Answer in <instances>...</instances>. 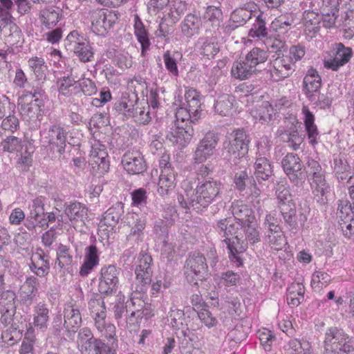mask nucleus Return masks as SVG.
<instances>
[{
    "mask_svg": "<svg viewBox=\"0 0 354 354\" xmlns=\"http://www.w3.org/2000/svg\"><path fill=\"white\" fill-rule=\"evenodd\" d=\"M94 319V326L100 333V337H104L108 341L117 338L116 330L113 324L106 323V313L92 316Z\"/></svg>",
    "mask_w": 354,
    "mask_h": 354,
    "instance_id": "obj_33",
    "label": "nucleus"
},
{
    "mask_svg": "<svg viewBox=\"0 0 354 354\" xmlns=\"http://www.w3.org/2000/svg\"><path fill=\"white\" fill-rule=\"evenodd\" d=\"M253 117L261 124L268 123L275 114L274 109L268 102H263L252 111Z\"/></svg>",
    "mask_w": 354,
    "mask_h": 354,
    "instance_id": "obj_50",
    "label": "nucleus"
},
{
    "mask_svg": "<svg viewBox=\"0 0 354 354\" xmlns=\"http://www.w3.org/2000/svg\"><path fill=\"white\" fill-rule=\"evenodd\" d=\"M68 132L59 124L52 125L48 131V140L49 145L57 147L59 153L62 154L65 151L66 136Z\"/></svg>",
    "mask_w": 354,
    "mask_h": 354,
    "instance_id": "obj_26",
    "label": "nucleus"
},
{
    "mask_svg": "<svg viewBox=\"0 0 354 354\" xmlns=\"http://www.w3.org/2000/svg\"><path fill=\"white\" fill-rule=\"evenodd\" d=\"M28 64L38 80H41L45 77V72L47 70V66L42 57H32L28 59Z\"/></svg>",
    "mask_w": 354,
    "mask_h": 354,
    "instance_id": "obj_62",
    "label": "nucleus"
},
{
    "mask_svg": "<svg viewBox=\"0 0 354 354\" xmlns=\"http://www.w3.org/2000/svg\"><path fill=\"white\" fill-rule=\"evenodd\" d=\"M276 196L278 209L281 208L283 205L290 206V204H295L292 200L290 187L286 181L278 183L276 187Z\"/></svg>",
    "mask_w": 354,
    "mask_h": 354,
    "instance_id": "obj_48",
    "label": "nucleus"
},
{
    "mask_svg": "<svg viewBox=\"0 0 354 354\" xmlns=\"http://www.w3.org/2000/svg\"><path fill=\"white\" fill-rule=\"evenodd\" d=\"M13 17L9 12V10L1 12V34L5 37V44L9 50L10 46L17 44L20 38V31L18 27L12 21Z\"/></svg>",
    "mask_w": 354,
    "mask_h": 354,
    "instance_id": "obj_15",
    "label": "nucleus"
},
{
    "mask_svg": "<svg viewBox=\"0 0 354 354\" xmlns=\"http://www.w3.org/2000/svg\"><path fill=\"white\" fill-rule=\"evenodd\" d=\"M257 71V68H254L245 58L233 63L231 74L233 77L243 80L250 78Z\"/></svg>",
    "mask_w": 354,
    "mask_h": 354,
    "instance_id": "obj_38",
    "label": "nucleus"
},
{
    "mask_svg": "<svg viewBox=\"0 0 354 354\" xmlns=\"http://www.w3.org/2000/svg\"><path fill=\"white\" fill-rule=\"evenodd\" d=\"M100 252L95 245L92 244L85 248L84 262L80 268V275L87 277L99 265Z\"/></svg>",
    "mask_w": 354,
    "mask_h": 354,
    "instance_id": "obj_25",
    "label": "nucleus"
},
{
    "mask_svg": "<svg viewBox=\"0 0 354 354\" xmlns=\"http://www.w3.org/2000/svg\"><path fill=\"white\" fill-rule=\"evenodd\" d=\"M136 103V101L130 100L129 95H123L120 100L115 102L113 109L118 114L128 119L133 115L132 111L134 110Z\"/></svg>",
    "mask_w": 354,
    "mask_h": 354,
    "instance_id": "obj_52",
    "label": "nucleus"
},
{
    "mask_svg": "<svg viewBox=\"0 0 354 354\" xmlns=\"http://www.w3.org/2000/svg\"><path fill=\"white\" fill-rule=\"evenodd\" d=\"M259 6L253 1L244 3L235 9L230 15V20L239 26H242L259 12Z\"/></svg>",
    "mask_w": 354,
    "mask_h": 354,
    "instance_id": "obj_21",
    "label": "nucleus"
},
{
    "mask_svg": "<svg viewBox=\"0 0 354 354\" xmlns=\"http://www.w3.org/2000/svg\"><path fill=\"white\" fill-rule=\"evenodd\" d=\"M291 58L288 56H278L270 63V71L271 77L275 81L282 80L289 77L295 71Z\"/></svg>",
    "mask_w": 354,
    "mask_h": 354,
    "instance_id": "obj_17",
    "label": "nucleus"
},
{
    "mask_svg": "<svg viewBox=\"0 0 354 354\" xmlns=\"http://www.w3.org/2000/svg\"><path fill=\"white\" fill-rule=\"evenodd\" d=\"M73 262V254L69 248L62 244L58 247L57 250V261L58 266L61 268L70 266Z\"/></svg>",
    "mask_w": 354,
    "mask_h": 354,
    "instance_id": "obj_63",
    "label": "nucleus"
},
{
    "mask_svg": "<svg viewBox=\"0 0 354 354\" xmlns=\"http://www.w3.org/2000/svg\"><path fill=\"white\" fill-rule=\"evenodd\" d=\"M64 212L73 223H85L87 219L88 209L78 202L71 203L66 206Z\"/></svg>",
    "mask_w": 354,
    "mask_h": 354,
    "instance_id": "obj_36",
    "label": "nucleus"
},
{
    "mask_svg": "<svg viewBox=\"0 0 354 354\" xmlns=\"http://www.w3.org/2000/svg\"><path fill=\"white\" fill-rule=\"evenodd\" d=\"M165 68L169 73L177 77L179 75L178 62L182 58V54L178 51L167 50L162 55Z\"/></svg>",
    "mask_w": 354,
    "mask_h": 354,
    "instance_id": "obj_49",
    "label": "nucleus"
},
{
    "mask_svg": "<svg viewBox=\"0 0 354 354\" xmlns=\"http://www.w3.org/2000/svg\"><path fill=\"white\" fill-rule=\"evenodd\" d=\"M203 21L199 13L194 11L187 14L181 22V32L187 38H192L200 33Z\"/></svg>",
    "mask_w": 354,
    "mask_h": 354,
    "instance_id": "obj_24",
    "label": "nucleus"
},
{
    "mask_svg": "<svg viewBox=\"0 0 354 354\" xmlns=\"http://www.w3.org/2000/svg\"><path fill=\"white\" fill-rule=\"evenodd\" d=\"M198 44L200 54L209 59L214 58L220 50L218 42L213 38L201 37L198 39Z\"/></svg>",
    "mask_w": 354,
    "mask_h": 354,
    "instance_id": "obj_44",
    "label": "nucleus"
},
{
    "mask_svg": "<svg viewBox=\"0 0 354 354\" xmlns=\"http://www.w3.org/2000/svg\"><path fill=\"white\" fill-rule=\"evenodd\" d=\"M136 279L142 286L149 284L152 277V258L146 253L140 254L138 264L136 268Z\"/></svg>",
    "mask_w": 354,
    "mask_h": 354,
    "instance_id": "obj_20",
    "label": "nucleus"
},
{
    "mask_svg": "<svg viewBox=\"0 0 354 354\" xmlns=\"http://www.w3.org/2000/svg\"><path fill=\"white\" fill-rule=\"evenodd\" d=\"M214 227L223 238L222 241L226 245L230 261L236 267L241 266L243 261L242 255L248 248V243L243 239L239 224L225 218L217 221Z\"/></svg>",
    "mask_w": 354,
    "mask_h": 354,
    "instance_id": "obj_2",
    "label": "nucleus"
},
{
    "mask_svg": "<svg viewBox=\"0 0 354 354\" xmlns=\"http://www.w3.org/2000/svg\"><path fill=\"white\" fill-rule=\"evenodd\" d=\"M235 98L228 94H223L218 97L214 104L215 111L222 116L230 115L232 113Z\"/></svg>",
    "mask_w": 354,
    "mask_h": 354,
    "instance_id": "obj_45",
    "label": "nucleus"
},
{
    "mask_svg": "<svg viewBox=\"0 0 354 354\" xmlns=\"http://www.w3.org/2000/svg\"><path fill=\"white\" fill-rule=\"evenodd\" d=\"M185 276L189 283L197 284L195 280L205 278L207 272L206 258L200 252L189 254L185 263Z\"/></svg>",
    "mask_w": 354,
    "mask_h": 354,
    "instance_id": "obj_8",
    "label": "nucleus"
},
{
    "mask_svg": "<svg viewBox=\"0 0 354 354\" xmlns=\"http://www.w3.org/2000/svg\"><path fill=\"white\" fill-rule=\"evenodd\" d=\"M324 354H349L354 351V343L337 327L328 328L324 341Z\"/></svg>",
    "mask_w": 354,
    "mask_h": 354,
    "instance_id": "obj_5",
    "label": "nucleus"
},
{
    "mask_svg": "<svg viewBox=\"0 0 354 354\" xmlns=\"http://www.w3.org/2000/svg\"><path fill=\"white\" fill-rule=\"evenodd\" d=\"M232 214L234 222L239 224V228L243 229L245 225L255 221V217L252 209L243 204H236L232 205Z\"/></svg>",
    "mask_w": 354,
    "mask_h": 354,
    "instance_id": "obj_30",
    "label": "nucleus"
},
{
    "mask_svg": "<svg viewBox=\"0 0 354 354\" xmlns=\"http://www.w3.org/2000/svg\"><path fill=\"white\" fill-rule=\"evenodd\" d=\"M194 135V129L190 125L174 123L168 131L166 138L179 148L185 147Z\"/></svg>",
    "mask_w": 354,
    "mask_h": 354,
    "instance_id": "obj_14",
    "label": "nucleus"
},
{
    "mask_svg": "<svg viewBox=\"0 0 354 354\" xmlns=\"http://www.w3.org/2000/svg\"><path fill=\"white\" fill-rule=\"evenodd\" d=\"M45 198L37 197L29 204L30 213L27 216L24 225L29 231L34 230L36 227L46 229L48 227L46 219L44 209Z\"/></svg>",
    "mask_w": 354,
    "mask_h": 354,
    "instance_id": "obj_12",
    "label": "nucleus"
},
{
    "mask_svg": "<svg viewBox=\"0 0 354 354\" xmlns=\"http://www.w3.org/2000/svg\"><path fill=\"white\" fill-rule=\"evenodd\" d=\"M145 221L141 218H137L134 225L131 227L127 236V240L131 243H138L142 241L144 237L143 230L145 228Z\"/></svg>",
    "mask_w": 354,
    "mask_h": 354,
    "instance_id": "obj_59",
    "label": "nucleus"
},
{
    "mask_svg": "<svg viewBox=\"0 0 354 354\" xmlns=\"http://www.w3.org/2000/svg\"><path fill=\"white\" fill-rule=\"evenodd\" d=\"M219 134L214 131H208L199 142L194 155L196 163L205 162L214 153L219 141Z\"/></svg>",
    "mask_w": 354,
    "mask_h": 354,
    "instance_id": "obj_13",
    "label": "nucleus"
},
{
    "mask_svg": "<svg viewBox=\"0 0 354 354\" xmlns=\"http://www.w3.org/2000/svg\"><path fill=\"white\" fill-rule=\"evenodd\" d=\"M222 189V183L214 178L199 179L195 188L190 182L185 181L177 200L183 208L192 207L197 212H203L209 205L221 200Z\"/></svg>",
    "mask_w": 354,
    "mask_h": 354,
    "instance_id": "obj_1",
    "label": "nucleus"
},
{
    "mask_svg": "<svg viewBox=\"0 0 354 354\" xmlns=\"http://www.w3.org/2000/svg\"><path fill=\"white\" fill-rule=\"evenodd\" d=\"M294 19L291 15H281L272 22V28L281 36L291 28Z\"/></svg>",
    "mask_w": 354,
    "mask_h": 354,
    "instance_id": "obj_58",
    "label": "nucleus"
},
{
    "mask_svg": "<svg viewBox=\"0 0 354 354\" xmlns=\"http://www.w3.org/2000/svg\"><path fill=\"white\" fill-rule=\"evenodd\" d=\"M118 339H111L105 344L100 338L95 339L80 352L82 354H116Z\"/></svg>",
    "mask_w": 354,
    "mask_h": 354,
    "instance_id": "obj_23",
    "label": "nucleus"
},
{
    "mask_svg": "<svg viewBox=\"0 0 354 354\" xmlns=\"http://www.w3.org/2000/svg\"><path fill=\"white\" fill-rule=\"evenodd\" d=\"M38 279L34 276L26 278L20 288L19 297L23 304L30 306L32 304L38 292Z\"/></svg>",
    "mask_w": 354,
    "mask_h": 354,
    "instance_id": "obj_31",
    "label": "nucleus"
},
{
    "mask_svg": "<svg viewBox=\"0 0 354 354\" xmlns=\"http://www.w3.org/2000/svg\"><path fill=\"white\" fill-rule=\"evenodd\" d=\"M246 60L254 68L262 63H264L268 58V52L260 48H253L245 56Z\"/></svg>",
    "mask_w": 354,
    "mask_h": 354,
    "instance_id": "obj_60",
    "label": "nucleus"
},
{
    "mask_svg": "<svg viewBox=\"0 0 354 354\" xmlns=\"http://www.w3.org/2000/svg\"><path fill=\"white\" fill-rule=\"evenodd\" d=\"M133 109L132 111L133 115H131L130 118H134L136 122L145 125L151 121L149 106H140L136 102Z\"/></svg>",
    "mask_w": 354,
    "mask_h": 354,
    "instance_id": "obj_61",
    "label": "nucleus"
},
{
    "mask_svg": "<svg viewBox=\"0 0 354 354\" xmlns=\"http://www.w3.org/2000/svg\"><path fill=\"white\" fill-rule=\"evenodd\" d=\"M278 209L282 216L284 225L290 231L296 232L299 227V223L295 204H290V206L283 205Z\"/></svg>",
    "mask_w": 354,
    "mask_h": 354,
    "instance_id": "obj_39",
    "label": "nucleus"
},
{
    "mask_svg": "<svg viewBox=\"0 0 354 354\" xmlns=\"http://www.w3.org/2000/svg\"><path fill=\"white\" fill-rule=\"evenodd\" d=\"M255 21L249 30V36L252 38L263 39L268 36V30L266 27V15L259 9L258 14H256Z\"/></svg>",
    "mask_w": 354,
    "mask_h": 354,
    "instance_id": "obj_40",
    "label": "nucleus"
},
{
    "mask_svg": "<svg viewBox=\"0 0 354 354\" xmlns=\"http://www.w3.org/2000/svg\"><path fill=\"white\" fill-rule=\"evenodd\" d=\"M123 168L131 175L140 174L147 169L143 156L139 151H129L122 158Z\"/></svg>",
    "mask_w": 354,
    "mask_h": 354,
    "instance_id": "obj_16",
    "label": "nucleus"
},
{
    "mask_svg": "<svg viewBox=\"0 0 354 354\" xmlns=\"http://www.w3.org/2000/svg\"><path fill=\"white\" fill-rule=\"evenodd\" d=\"M176 177L174 171L165 169L160 175L158 183V193L161 196H165L173 191L176 186Z\"/></svg>",
    "mask_w": 354,
    "mask_h": 354,
    "instance_id": "obj_37",
    "label": "nucleus"
},
{
    "mask_svg": "<svg viewBox=\"0 0 354 354\" xmlns=\"http://www.w3.org/2000/svg\"><path fill=\"white\" fill-rule=\"evenodd\" d=\"M321 23L323 26L327 28L335 26L338 17L339 7H337V1L324 0L321 11Z\"/></svg>",
    "mask_w": 354,
    "mask_h": 354,
    "instance_id": "obj_28",
    "label": "nucleus"
},
{
    "mask_svg": "<svg viewBox=\"0 0 354 354\" xmlns=\"http://www.w3.org/2000/svg\"><path fill=\"white\" fill-rule=\"evenodd\" d=\"M98 291L105 295L116 293L119 286L120 269L115 265H105L100 270Z\"/></svg>",
    "mask_w": 354,
    "mask_h": 354,
    "instance_id": "obj_10",
    "label": "nucleus"
},
{
    "mask_svg": "<svg viewBox=\"0 0 354 354\" xmlns=\"http://www.w3.org/2000/svg\"><path fill=\"white\" fill-rule=\"evenodd\" d=\"M203 23L213 30L218 29L223 19V12L220 8L214 6H207L201 16Z\"/></svg>",
    "mask_w": 354,
    "mask_h": 354,
    "instance_id": "obj_41",
    "label": "nucleus"
},
{
    "mask_svg": "<svg viewBox=\"0 0 354 354\" xmlns=\"http://www.w3.org/2000/svg\"><path fill=\"white\" fill-rule=\"evenodd\" d=\"M33 328L36 327L42 332L47 330L50 319L49 309L44 302L38 303L34 308Z\"/></svg>",
    "mask_w": 354,
    "mask_h": 354,
    "instance_id": "obj_34",
    "label": "nucleus"
},
{
    "mask_svg": "<svg viewBox=\"0 0 354 354\" xmlns=\"http://www.w3.org/2000/svg\"><path fill=\"white\" fill-rule=\"evenodd\" d=\"M280 136L283 141L287 142L288 147L295 151L299 149L304 140L295 127L285 131L283 133H281Z\"/></svg>",
    "mask_w": 354,
    "mask_h": 354,
    "instance_id": "obj_55",
    "label": "nucleus"
},
{
    "mask_svg": "<svg viewBox=\"0 0 354 354\" xmlns=\"http://www.w3.org/2000/svg\"><path fill=\"white\" fill-rule=\"evenodd\" d=\"M89 17L92 32L100 36H106L118 20L117 15L106 8L91 10Z\"/></svg>",
    "mask_w": 354,
    "mask_h": 354,
    "instance_id": "obj_7",
    "label": "nucleus"
},
{
    "mask_svg": "<svg viewBox=\"0 0 354 354\" xmlns=\"http://www.w3.org/2000/svg\"><path fill=\"white\" fill-rule=\"evenodd\" d=\"M58 91L60 94L71 97L80 92L78 81L73 77L64 76L57 80Z\"/></svg>",
    "mask_w": 354,
    "mask_h": 354,
    "instance_id": "obj_42",
    "label": "nucleus"
},
{
    "mask_svg": "<svg viewBox=\"0 0 354 354\" xmlns=\"http://www.w3.org/2000/svg\"><path fill=\"white\" fill-rule=\"evenodd\" d=\"M15 293L12 290H1V324L9 325L15 313Z\"/></svg>",
    "mask_w": 354,
    "mask_h": 354,
    "instance_id": "obj_22",
    "label": "nucleus"
},
{
    "mask_svg": "<svg viewBox=\"0 0 354 354\" xmlns=\"http://www.w3.org/2000/svg\"><path fill=\"white\" fill-rule=\"evenodd\" d=\"M134 34L141 46V55L145 57L151 46L149 35L142 22L138 19L134 24Z\"/></svg>",
    "mask_w": 354,
    "mask_h": 354,
    "instance_id": "obj_47",
    "label": "nucleus"
},
{
    "mask_svg": "<svg viewBox=\"0 0 354 354\" xmlns=\"http://www.w3.org/2000/svg\"><path fill=\"white\" fill-rule=\"evenodd\" d=\"M64 327L70 333H75L81 326L82 315L80 308L76 304H67L64 310Z\"/></svg>",
    "mask_w": 354,
    "mask_h": 354,
    "instance_id": "obj_27",
    "label": "nucleus"
},
{
    "mask_svg": "<svg viewBox=\"0 0 354 354\" xmlns=\"http://www.w3.org/2000/svg\"><path fill=\"white\" fill-rule=\"evenodd\" d=\"M37 342L35 329L30 324L27 328L19 350L20 354H28L33 351L34 345Z\"/></svg>",
    "mask_w": 354,
    "mask_h": 354,
    "instance_id": "obj_57",
    "label": "nucleus"
},
{
    "mask_svg": "<svg viewBox=\"0 0 354 354\" xmlns=\"http://www.w3.org/2000/svg\"><path fill=\"white\" fill-rule=\"evenodd\" d=\"M254 175L257 181L268 180L273 175V165L266 157H257L254 164Z\"/></svg>",
    "mask_w": 354,
    "mask_h": 354,
    "instance_id": "obj_32",
    "label": "nucleus"
},
{
    "mask_svg": "<svg viewBox=\"0 0 354 354\" xmlns=\"http://www.w3.org/2000/svg\"><path fill=\"white\" fill-rule=\"evenodd\" d=\"M123 213V205L122 203H117L105 212L101 223L106 226L113 227L119 222Z\"/></svg>",
    "mask_w": 354,
    "mask_h": 354,
    "instance_id": "obj_51",
    "label": "nucleus"
},
{
    "mask_svg": "<svg viewBox=\"0 0 354 354\" xmlns=\"http://www.w3.org/2000/svg\"><path fill=\"white\" fill-rule=\"evenodd\" d=\"M265 238L268 243L275 250H280L286 243L281 228L264 230Z\"/></svg>",
    "mask_w": 354,
    "mask_h": 354,
    "instance_id": "obj_53",
    "label": "nucleus"
},
{
    "mask_svg": "<svg viewBox=\"0 0 354 354\" xmlns=\"http://www.w3.org/2000/svg\"><path fill=\"white\" fill-rule=\"evenodd\" d=\"M330 53V57L323 60V65L325 68L333 71H337L348 64L353 55L352 48L346 46L342 42L333 44Z\"/></svg>",
    "mask_w": 354,
    "mask_h": 354,
    "instance_id": "obj_9",
    "label": "nucleus"
},
{
    "mask_svg": "<svg viewBox=\"0 0 354 354\" xmlns=\"http://www.w3.org/2000/svg\"><path fill=\"white\" fill-rule=\"evenodd\" d=\"M23 96L34 98V100L24 104H22L23 99L21 100L20 113L24 120L32 122L40 121L42 118L45 102L47 100L44 89L38 86H33L30 91H24Z\"/></svg>",
    "mask_w": 354,
    "mask_h": 354,
    "instance_id": "obj_4",
    "label": "nucleus"
},
{
    "mask_svg": "<svg viewBox=\"0 0 354 354\" xmlns=\"http://www.w3.org/2000/svg\"><path fill=\"white\" fill-rule=\"evenodd\" d=\"M62 16L61 10L58 8L48 7L41 10L39 19L46 28L50 29L57 25Z\"/></svg>",
    "mask_w": 354,
    "mask_h": 354,
    "instance_id": "obj_43",
    "label": "nucleus"
},
{
    "mask_svg": "<svg viewBox=\"0 0 354 354\" xmlns=\"http://www.w3.org/2000/svg\"><path fill=\"white\" fill-rule=\"evenodd\" d=\"M281 167L290 181L299 186L305 181V175L301 158L296 153H288L281 160Z\"/></svg>",
    "mask_w": 354,
    "mask_h": 354,
    "instance_id": "obj_11",
    "label": "nucleus"
},
{
    "mask_svg": "<svg viewBox=\"0 0 354 354\" xmlns=\"http://www.w3.org/2000/svg\"><path fill=\"white\" fill-rule=\"evenodd\" d=\"M77 44L74 45V53L82 62H88L93 57V48L88 41L84 40L82 42L76 41Z\"/></svg>",
    "mask_w": 354,
    "mask_h": 354,
    "instance_id": "obj_56",
    "label": "nucleus"
},
{
    "mask_svg": "<svg viewBox=\"0 0 354 354\" xmlns=\"http://www.w3.org/2000/svg\"><path fill=\"white\" fill-rule=\"evenodd\" d=\"M330 281V277L326 272L315 271L312 276L311 286L315 290L326 287Z\"/></svg>",
    "mask_w": 354,
    "mask_h": 354,
    "instance_id": "obj_64",
    "label": "nucleus"
},
{
    "mask_svg": "<svg viewBox=\"0 0 354 354\" xmlns=\"http://www.w3.org/2000/svg\"><path fill=\"white\" fill-rule=\"evenodd\" d=\"M168 320L173 329H183L187 326L183 310L178 309L175 306L170 308L168 313Z\"/></svg>",
    "mask_w": 354,
    "mask_h": 354,
    "instance_id": "obj_54",
    "label": "nucleus"
},
{
    "mask_svg": "<svg viewBox=\"0 0 354 354\" xmlns=\"http://www.w3.org/2000/svg\"><path fill=\"white\" fill-rule=\"evenodd\" d=\"M285 349L288 354H312L310 343L304 338L290 339Z\"/></svg>",
    "mask_w": 354,
    "mask_h": 354,
    "instance_id": "obj_46",
    "label": "nucleus"
},
{
    "mask_svg": "<svg viewBox=\"0 0 354 354\" xmlns=\"http://www.w3.org/2000/svg\"><path fill=\"white\" fill-rule=\"evenodd\" d=\"M250 140L245 131L236 129L230 135L228 140L223 142V149L227 153L226 158L236 160L243 158L248 152Z\"/></svg>",
    "mask_w": 354,
    "mask_h": 354,
    "instance_id": "obj_6",
    "label": "nucleus"
},
{
    "mask_svg": "<svg viewBox=\"0 0 354 354\" xmlns=\"http://www.w3.org/2000/svg\"><path fill=\"white\" fill-rule=\"evenodd\" d=\"M301 111L304 115V122L309 142L313 146H315L317 144V138L319 137V131L315 124V115L307 106H303Z\"/></svg>",
    "mask_w": 354,
    "mask_h": 354,
    "instance_id": "obj_35",
    "label": "nucleus"
},
{
    "mask_svg": "<svg viewBox=\"0 0 354 354\" xmlns=\"http://www.w3.org/2000/svg\"><path fill=\"white\" fill-rule=\"evenodd\" d=\"M185 99L187 109L195 114L194 120H199L202 113V95L200 92L193 88H189L185 91Z\"/></svg>",
    "mask_w": 354,
    "mask_h": 354,
    "instance_id": "obj_29",
    "label": "nucleus"
},
{
    "mask_svg": "<svg viewBox=\"0 0 354 354\" xmlns=\"http://www.w3.org/2000/svg\"><path fill=\"white\" fill-rule=\"evenodd\" d=\"M322 78L317 70L310 68L303 80V92L306 97L314 102L317 93H319Z\"/></svg>",
    "mask_w": 354,
    "mask_h": 354,
    "instance_id": "obj_19",
    "label": "nucleus"
},
{
    "mask_svg": "<svg viewBox=\"0 0 354 354\" xmlns=\"http://www.w3.org/2000/svg\"><path fill=\"white\" fill-rule=\"evenodd\" d=\"M305 177H308L314 200L319 205L328 204V194L331 187L326 180V171L320 163L311 158H308L304 167Z\"/></svg>",
    "mask_w": 354,
    "mask_h": 354,
    "instance_id": "obj_3",
    "label": "nucleus"
},
{
    "mask_svg": "<svg viewBox=\"0 0 354 354\" xmlns=\"http://www.w3.org/2000/svg\"><path fill=\"white\" fill-rule=\"evenodd\" d=\"M108 153L104 145L95 142L92 145L89 162L93 168L97 167L100 174L107 172L109 169Z\"/></svg>",
    "mask_w": 354,
    "mask_h": 354,
    "instance_id": "obj_18",
    "label": "nucleus"
}]
</instances>
